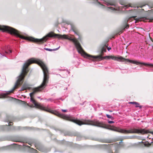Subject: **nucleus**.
Instances as JSON below:
<instances>
[{
	"label": "nucleus",
	"mask_w": 153,
	"mask_h": 153,
	"mask_svg": "<svg viewBox=\"0 0 153 153\" xmlns=\"http://www.w3.org/2000/svg\"><path fill=\"white\" fill-rule=\"evenodd\" d=\"M47 100L48 101H52V100L51 99H49Z\"/></svg>",
	"instance_id": "nucleus-26"
},
{
	"label": "nucleus",
	"mask_w": 153,
	"mask_h": 153,
	"mask_svg": "<svg viewBox=\"0 0 153 153\" xmlns=\"http://www.w3.org/2000/svg\"><path fill=\"white\" fill-rule=\"evenodd\" d=\"M112 38H114V36H113V37H112Z\"/></svg>",
	"instance_id": "nucleus-31"
},
{
	"label": "nucleus",
	"mask_w": 153,
	"mask_h": 153,
	"mask_svg": "<svg viewBox=\"0 0 153 153\" xmlns=\"http://www.w3.org/2000/svg\"><path fill=\"white\" fill-rule=\"evenodd\" d=\"M27 106H28L30 107H34V106L33 105H29L27 103Z\"/></svg>",
	"instance_id": "nucleus-19"
},
{
	"label": "nucleus",
	"mask_w": 153,
	"mask_h": 153,
	"mask_svg": "<svg viewBox=\"0 0 153 153\" xmlns=\"http://www.w3.org/2000/svg\"><path fill=\"white\" fill-rule=\"evenodd\" d=\"M109 153H113L111 151H110L109 152Z\"/></svg>",
	"instance_id": "nucleus-29"
},
{
	"label": "nucleus",
	"mask_w": 153,
	"mask_h": 153,
	"mask_svg": "<svg viewBox=\"0 0 153 153\" xmlns=\"http://www.w3.org/2000/svg\"><path fill=\"white\" fill-rule=\"evenodd\" d=\"M106 117L108 118H110L111 120H113L114 119L113 117L111 115H109L108 114L106 115Z\"/></svg>",
	"instance_id": "nucleus-13"
},
{
	"label": "nucleus",
	"mask_w": 153,
	"mask_h": 153,
	"mask_svg": "<svg viewBox=\"0 0 153 153\" xmlns=\"http://www.w3.org/2000/svg\"><path fill=\"white\" fill-rule=\"evenodd\" d=\"M106 47H107V49H108V51H110V50H111V47H108L107 46H106Z\"/></svg>",
	"instance_id": "nucleus-24"
},
{
	"label": "nucleus",
	"mask_w": 153,
	"mask_h": 153,
	"mask_svg": "<svg viewBox=\"0 0 153 153\" xmlns=\"http://www.w3.org/2000/svg\"><path fill=\"white\" fill-rule=\"evenodd\" d=\"M72 29H73V30L74 31V32L75 33V34H76V35H78L77 33H76V32H75V31H74V30H75V28H74V27H72Z\"/></svg>",
	"instance_id": "nucleus-20"
},
{
	"label": "nucleus",
	"mask_w": 153,
	"mask_h": 153,
	"mask_svg": "<svg viewBox=\"0 0 153 153\" xmlns=\"http://www.w3.org/2000/svg\"><path fill=\"white\" fill-rule=\"evenodd\" d=\"M10 123V122L9 123H8V125L7 126V125H2L1 126H0L1 128V129L2 130H5L6 129V128H7L8 129H7V130H9L11 128H9V125H9V124Z\"/></svg>",
	"instance_id": "nucleus-10"
},
{
	"label": "nucleus",
	"mask_w": 153,
	"mask_h": 153,
	"mask_svg": "<svg viewBox=\"0 0 153 153\" xmlns=\"http://www.w3.org/2000/svg\"><path fill=\"white\" fill-rule=\"evenodd\" d=\"M33 63L37 64L41 67L43 72L44 78L42 83L39 86L31 89L33 91L30 94V98L32 97V95L35 93L41 91L46 86L48 82V68L42 61L38 59L31 58L28 59L24 65L21 73L20 75L18 77V79L13 89L6 93L0 94V98L6 97L7 94L13 92L19 86L22 84L25 76L27 74L28 71V70H27L28 67L30 64Z\"/></svg>",
	"instance_id": "nucleus-1"
},
{
	"label": "nucleus",
	"mask_w": 153,
	"mask_h": 153,
	"mask_svg": "<svg viewBox=\"0 0 153 153\" xmlns=\"http://www.w3.org/2000/svg\"><path fill=\"white\" fill-rule=\"evenodd\" d=\"M136 107H139L140 108H142V106H141L138 103V105H137V104H135V105Z\"/></svg>",
	"instance_id": "nucleus-17"
},
{
	"label": "nucleus",
	"mask_w": 153,
	"mask_h": 153,
	"mask_svg": "<svg viewBox=\"0 0 153 153\" xmlns=\"http://www.w3.org/2000/svg\"><path fill=\"white\" fill-rule=\"evenodd\" d=\"M61 111L63 112H66L67 111V110L62 109Z\"/></svg>",
	"instance_id": "nucleus-25"
},
{
	"label": "nucleus",
	"mask_w": 153,
	"mask_h": 153,
	"mask_svg": "<svg viewBox=\"0 0 153 153\" xmlns=\"http://www.w3.org/2000/svg\"><path fill=\"white\" fill-rule=\"evenodd\" d=\"M150 11H153V9L152 10H150Z\"/></svg>",
	"instance_id": "nucleus-30"
},
{
	"label": "nucleus",
	"mask_w": 153,
	"mask_h": 153,
	"mask_svg": "<svg viewBox=\"0 0 153 153\" xmlns=\"http://www.w3.org/2000/svg\"><path fill=\"white\" fill-rule=\"evenodd\" d=\"M57 37L59 39H67L73 42L77 50L79 53H80L82 56L84 58L89 59L92 61H95L97 60H100L103 59H111L113 60V56H106L104 57H102L101 55L97 56H94L89 54L85 53L83 50L80 43L78 42L77 40L75 38H71L67 35L64 34L62 35L60 34H55L52 32L48 33V37Z\"/></svg>",
	"instance_id": "nucleus-2"
},
{
	"label": "nucleus",
	"mask_w": 153,
	"mask_h": 153,
	"mask_svg": "<svg viewBox=\"0 0 153 153\" xmlns=\"http://www.w3.org/2000/svg\"><path fill=\"white\" fill-rule=\"evenodd\" d=\"M12 52V51L11 50H8L7 51H5V52L7 54H9L11 53Z\"/></svg>",
	"instance_id": "nucleus-16"
},
{
	"label": "nucleus",
	"mask_w": 153,
	"mask_h": 153,
	"mask_svg": "<svg viewBox=\"0 0 153 153\" xmlns=\"http://www.w3.org/2000/svg\"><path fill=\"white\" fill-rule=\"evenodd\" d=\"M73 122L80 126L82 124H86L107 128L106 127V126L102 123L99 122L96 120L93 121L85 120L84 122H83L73 118ZM108 129L123 133H140L142 134H144L149 133L148 131L144 129H138L134 128H131L129 130H126L117 128H108Z\"/></svg>",
	"instance_id": "nucleus-3"
},
{
	"label": "nucleus",
	"mask_w": 153,
	"mask_h": 153,
	"mask_svg": "<svg viewBox=\"0 0 153 153\" xmlns=\"http://www.w3.org/2000/svg\"><path fill=\"white\" fill-rule=\"evenodd\" d=\"M136 16H133L131 17L127 21H131L133 19H134L135 20V23H137L139 21H143L144 22L146 21V20L147 19L146 17H139L137 18H136Z\"/></svg>",
	"instance_id": "nucleus-7"
},
{
	"label": "nucleus",
	"mask_w": 153,
	"mask_h": 153,
	"mask_svg": "<svg viewBox=\"0 0 153 153\" xmlns=\"http://www.w3.org/2000/svg\"><path fill=\"white\" fill-rule=\"evenodd\" d=\"M153 20V18H152L151 19H150V21L152 22V21Z\"/></svg>",
	"instance_id": "nucleus-28"
},
{
	"label": "nucleus",
	"mask_w": 153,
	"mask_h": 153,
	"mask_svg": "<svg viewBox=\"0 0 153 153\" xmlns=\"http://www.w3.org/2000/svg\"><path fill=\"white\" fill-rule=\"evenodd\" d=\"M145 7H146L148 8H150L149 7V6L147 4H144V5H141L140 6H137L136 7L137 8H138L139 7L141 8L140 9H139L138 10V11L139 12H142L143 11H147V10H148V9L145 8V9H143L142 8H144Z\"/></svg>",
	"instance_id": "nucleus-8"
},
{
	"label": "nucleus",
	"mask_w": 153,
	"mask_h": 153,
	"mask_svg": "<svg viewBox=\"0 0 153 153\" xmlns=\"http://www.w3.org/2000/svg\"><path fill=\"white\" fill-rule=\"evenodd\" d=\"M30 85L26 83H24L22 87L21 90L24 91L26 89L30 90L32 89L30 87Z\"/></svg>",
	"instance_id": "nucleus-9"
},
{
	"label": "nucleus",
	"mask_w": 153,
	"mask_h": 153,
	"mask_svg": "<svg viewBox=\"0 0 153 153\" xmlns=\"http://www.w3.org/2000/svg\"><path fill=\"white\" fill-rule=\"evenodd\" d=\"M129 27V25H126L125 27L123 29V30H122L121 31L120 33H119V34H120V33H122L123 31V30H125V28L127 29Z\"/></svg>",
	"instance_id": "nucleus-12"
},
{
	"label": "nucleus",
	"mask_w": 153,
	"mask_h": 153,
	"mask_svg": "<svg viewBox=\"0 0 153 153\" xmlns=\"http://www.w3.org/2000/svg\"><path fill=\"white\" fill-rule=\"evenodd\" d=\"M21 145H17V144H15V143H14L13 144V146L14 147H19V146H20Z\"/></svg>",
	"instance_id": "nucleus-18"
},
{
	"label": "nucleus",
	"mask_w": 153,
	"mask_h": 153,
	"mask_svg": "<svg viewBox=\"0 0 153 153\" xmlns=\"http://www.w3.org/2000/svg\"><path fill=\"white\" fill-rule=\"evenodd\" d=\"M60 48V46H59L58 48H55V49H49V48H44V49L45 50H46V51H56V50H58Z\"/></svg>",
	"instance_id": "nucleus-11"
},
{
	"label": "nucleus",
	"mask_w": 153,
	"mask_h": 153,
	"mask_svg": "<svg viewBox=\"0 0 153 153\" xmlns=\"http://www.w3.org/2000/svg\"><path fill=\"white\" fill-rule=\"evenodd\" d=\"M13 129H19V127H16V128H14L13 127Z\"/></svg>",
	"instance_id": "nucleus-23"
},
{
	"label": "nucleus",
	"mask_w": 153,
	"mask_h": 153,
	"mask_svg": "<svg viewBox=\"0 0 153 153\" xmlns=\"http://www.w3.org/2000/svg\"><path fill=\"white\" fill-rule=\"evenodd\" d=\"M30 101L34 104L35 106L38 107L39 108L42 110L50 112L49 109L48 107H44L37 103L35 100L32 97L30 98Z\"/></svg>",
	"instance_id": "nucleus-6"
},
{
	"label": "nucleus",
	"mask_w": 153,
	"mask_h": 153,
	"mask_svg": "<svg viewBox=\"0 0 153 153\" xmlns=\"http://www.w3.org/2000/svg\"><path fill=\"white\" fill-rule=\"evenodd\" d=\"M23 145L24 146H26V145H25V144L23 143ZM27 146L28 148H29V147H29V146Z\"/></svg>",
	"instance_id": "nucleus-27"
},
{
	"label": "nucleus",
	"mask_w": 153,
	"mask_h": 153,
	"mask_svg": "<svg viewBox=\"0 0 153 153\" xmlns=\"http://www.w3.org/2000/svg\"><path fill=\"white\" fill-rule=\"evenodd\" d=\"M114 123V121H108V123L110 124Z\"/></svg>",
	"instance_id": "nucleus-21"
},
{
	"label": "nucleus",
	"mask_w": 153,
	"mask_h": 153,
	"mask_svg": "<svg viewBox=\"0 0 153 153\" xmlns=\"http://www.w3.org/2000/svg\"><path fill=\"white\" fill-rule=\"evenodd\" d=\"M113 60H116L119 62H124V61H127L128 62L136 64L137 65L139 64L143 65L146 66H148L150 67H153V64L150 63H145L144 62H138L135 60H129L128 59H125L121 56H114L113 57Z\"/></svg>",
	"instance_id": "nucleus-5"
},
{
	"label": "nucleus",
	"mask_w": 153,
	"mask_h": 153,
	"mask_svg": "<svg viewBox=\"0 0 153 153\" xmlns=\"http://www.w3.org/2000/svg\"><path fill=\"white\" fill-rule=\"evenodd\" d=\"M101 2L99 1L98 0H94V3L96 4L97 5H101L103 7H104L102 4H104L107 6H112L114 7H110L108 8L113 11H115L117 10H119L120 8L118 6L117 3H119L122 5L123 6V8L126 9L128 7H131L130 4H127L126 1L123 0H100Z\"/></svg>",
	"instance_id": "nucleus-4"
},
{
	"label": "nucleus",
	"mask_w": 153,
	"mask_h": 153,
	"mask_svg": "<svg viewBox=\"0 0 153 153\" xmlns=\"http://www.w3.org/2000/svg\"><path fill=\"white\" fill-rule=\"evenodd\" d=\"M129 103L133 104H135H135H137V105H138V103L137 102H129Z\"/></svg>",
	"instance_id": "nucleus-15"
},
{
	"label": "nucleus",
	"mask_w": 153,
	"mask_h": 153,
	"mask_svg": "<svg viewBox=\"0 0 153 153\" xmlns=\"http://www.w3.org/2000/svg\"><path fill=\"white\" fill-rule=\"evenodd\" d=\"M136 138V137L135 136H132L130 138V139H134Z\"/></svg>",
	"instance_id": "nucleus-22"
},
{
	"label": "nucleus",
	"mask_w": 153,
	"mask_h": 153,
	"mask_svg": "<svg viewBox=\"0 0 153 153\" xmlns=\"http://www.w3.org/2000/svg\"><path fill=\"white\" fill-rule=\"evenodd\" d=\"M106 51V47H103L102 49V53H103L104 52Z\"/></svg>",
	"instance_id": "nucleus-14"
}]
</instances>
